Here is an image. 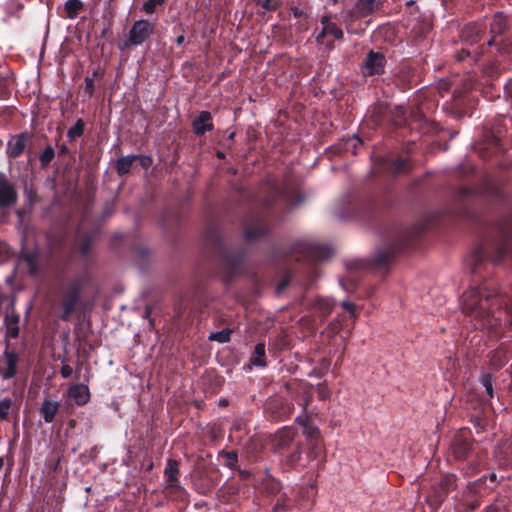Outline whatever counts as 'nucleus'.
Masks as SVG:
<instances>
[{
    "mask_svg": "<svg viewBox=\"0 0 512 512\" xmlns=\"http://www.w3.org/2000/svg\"><path fill=\"white\" fill-rule=\"evenodd\" d=\"M361 144L362 141L357 136H353L346 141L345 149L350 150L352 153H356L357 147Z\"/></svg>",
    "mask_w": 512,
    "mask_h": 512,
    "instance_id": "nucleus-20",
    "label": "nucleus"
},
{
    "mask_svg": "<svg viewBox=\"0 0 512 512\" xmlns=\"http://www.w3.org/2000/svg\"><path fill=\"white\" fill-rule=\"evenodd\" d=\"M503 26H504L503 17L501 15L496 16L492 23V31L494 33H501Z\"/></svg>",
    "mask_w": 512,
    "mask_h": 512,
    "instance_id": "nucleus-23",
    "label": "nucleus"
},
{
    "mask_svg": "<svg viewBox=\"0 0 512 512\" xmlns=\"http://www.w3.org/2000/svg\"><path fill=\"white\" fill-rule=\"evenodd\" d=\"M510 313H512V304L507 308Z\"/></svg>",
    "mask_w": 512,
    "mask_h": 512,
    "instance_id": "nucleus-39",
    "label": "nucleus"
},
{
    "mask_svg": "<svg viewBox=\"0 0 512 512\" xmlns=\"http://www.w3.org/2000/svg\"><path fill=\"white\" fill-rule=\"evenodd\" d=\"M2 466H3V458L0 457V469L2 468Z\"/></svg>",
    "mask_w": 512,
    "mask_h": 512,
    "instance_id": "nucleus-38",
    "label": "nucleus"
},
{
    "mask_svg": "<svg viewBox=\"0 0 512 512\" xmlns=\"http://www.w3.org/2000/svg\"><path fill=\"white\" fill-rule=\"evenodd\" d=\"M176 41H177V44L181 45L184 42V36L181 35V36L177 37Z\"/></svg>",
    "mask_w": 512,
    "mask_h": 512,
    "instance_id": "nucleus-35",
    "label": "nucleus"
},
{
    "mask_svg": "<svg viewBox=\"0 0 512 512\" xmlns=\"http://www.w3.org/2000/svg\"><path fill=\"white\" fill-rule=\"evenodd\" d=\"M164 0H147L143 5V10L147 14H152L155 11L157 5H160Z\"/></svg>",
    "mask_w": 512,
    "mask_h": 512,
    "instance_id": "nucleus-22",
    "label": "nucleus"
},
{
    "mask_svg": "<svg viewBox=\"0 0 512 512\" xmlns=\"http://www.w3.org/2000/svg\"><path fill=\"white\" fill-rule=\"evenodd\" d=\"M17 195L13 187L0 177V206H10L16 202Z\"/></svg>",
    "mask_w": 512,
    "mask_h": 512,
    "instance_id": "nucleus-6",
    "label": "nucleus"
},
{
    "mask_svg": "<svg viewBox=\"0 0 512 512\" xmlns=\"http://www.w3.org/2000/svg\"><path fill=\"white\" fill-rule=\"evenodd\" d=\"M154 25L147 20H138L130 30V42L133 45L142 44L153 32Z\"/></svg>",
    "mask_w": 512,
    "mask_h": 512,
    "instance_id": "nucleus-2",
    "label": "nucleus"
},
{
    "mask_svg": "<svg viewBox=\"0 0 512 512\" xmlns=\"http://www.w3.org/2000/svg\"><path fill=\"white\" fill-rule=\"evenodd\" d=\"M257 3L266 10L274 8L273 0H256Z\"/></svg>",
    "mask_w": 512,
    "mask_h": 512,
    "instance_id": "nucleus-26",
    "label": "nucleus"
},
{
    "mask_svg": "<svg viewBox=\"0 0 512 512\" xmlns=\"http://www.w3.org/2000/svg\"><path fill=\"white\" fill-rule=\"evenodd\" d=\"M231 331L229 329H223L222 331L211 333L209 336L210 340L217 341L219 343H225L230 339Z\"/></svg>",
    "mask_w": 512,
    "mask_h": 512,
    "instance_id": "nucleus-16",
    "label": "nucleus"
},
{
    "mask_svg": "<svg viewBox=\"0 0 512 512\" xmlns=\"http://www.w3.org/2000/svg\"><path fill=\"white\" fill-rule=\"evenodd\" d=\"M322 23V31L317 35V41L321 42L322 39L326 36H331L334 39H340L343 36V32L340 28H338L334 23H332L329 18L324 17L321 21Z\"/></svg>",
    "mask_w": 512,
    "mask_h": 512,
    "instance_id": "nucleus-7",
    "label": "nucleus"
},
{
    "mask_svg": "<svg viewBox=\"0 0 512 512\" xmlns=\"http://www.w3.org/2000/svg\"><path fill=\"white\" fill-rule=\"evenodd\" d=\"M362 10H363V12L368 13V12H370V11H371V8H367V9L362 8Z\"/></svg>",
    "mask_w": 512,
    "mask_h": 512,
    "instance_id": "nucleus-37",
    "label": "nucleus"
},
{
    "mask_svg": "<svg viewBox=\"0 0 512 512\" xmlns=\"http://www.w3.org/2000/svg\"><path fill=\"white\" fill-rule=\"evenodd\" d=\"M16 362L17 358L14 354H7V369L3 372V378H10L16 372Z\"/></svg>",
    "mask_w": 512,
    "mask_h": 512,
    "instance_id": "nucleus-15",
    "label": "nucleus"
},
{
    "mask_svg": "<svg viewBox=\"0 0 512 512\" xmlns=\"http://www.w3.org/2000/svg\"><path fill=\"white\" fill-rule=\"evenodd\" d=\"M401 166H402V164H399V166L397 167V170H400Z\"/></svg>",
    "mask_w": 512,
    "mask_h": 512,
    "instance_id": "nucleus-40",
    "label": "nucleus"
},
{
    "mask_svg": "<svg viewBox=\"0 0 512 512\" xmlns=\"http://www.w3.org/2000/svg\"><path fill=\"white\" fill-rule=\"evenodd\" d=\"M265 346L264 344H257L254 350V353L251 357V364L255 366L263 367L265 366Z\"/></svg>",
    "mask_w": 512,
    "mask_h": 512,
    "instance_id": "nucleus-11",
    "label": "nucleus"
},
{
    "mask_svg": "<svg viewBox=\"0 0 512 512\" xmlns=\"http://www.w3.org/2000/svg\"><path fill=\"white\" fill-rule=\"evenodd\" d=\"M481 382H482L483 386L485 387L487 394L489 396H492V385L490 383L489 377L483 376L481 379Z\"/></svg>",
    "mask_w": 512,
    "mask_h": 512,
    "instance_id": "nucleus-24",
    "label": "nucleus"
},
{
    "mask_svg": "<svg viewBox=\"0 0 512 512\" xmlns=\"http://www.w3.org/2000/svg\"><path fill=\"white\" fill-rule=\"evenodd\" d=\"M229 460L236 461V455L235 454H229L228 455Z\"/></svg>",
    "mask_w": 512,
    "mask_h": 512,
    "instance_id": "nucleus-36",
    "label": "nucleus"
},
{
    "mask_svg": "<svg viewBox=\"0 0 512 512\" xmlns=\"http://www.w3.org/2000/svg\"><path fill=\"white\" fill-rule=\"evenodd\" d=\"M490 298L491 294L486 291V288L470 289L461 299L463 312L474 318L486 316L491 306Z\"/></svg>",
    "mask_w": 512,
    "mask_h": 512,
    "instance_id": "nucleus-1",
    "label": "nucleus"
},
{
    "mask_svg": "<svg viewBox=\"0 0 512 512\" xmlns=\"http://www.w3.org/2000/svg\"><path fill=\"white\" fill-rule=\"evenodd\" d=\"M68 396L72 398L77 405L82 406L89 401L90 392L86 385L74 384L69 387Z\"/></svg>",
    "mask_w": 512,
    "mask_h": 512,
    "instance_id": "nucleus-5",
    "label": "nucleus"
},
{
    "mask_svg": "<svg viewBox=\"0 0 512 512\" xmlns=\"http://www.w3.org/2000/svg\"><path fill=\"white\" fill-rule=\"evenodd\" d=\"M176 472H177L176 463L173 461H169L167 464V467L165 468V474L171 484L175 480Z\"/></svg>",
    "mask_w": 512,
    "mask_h": 512,
    "instance_id": "nucleus-21",
    "label": "nucleus"
},
{
    "mask_svg": "<svg viewBox=\"0 0 512 512\" xmlns=\"http://www.w3.org/2000/svg\"><path fill=\"white\" fill-rule=\"evenodd\" d=\"M341 306L350 312L352 317H355V305L348 301L341 302Z\"/></svg>",
    "mask_w": 512,
    "mask_h": 512,
    "instance_id": "nucleus-25",
    "label": "nucleus"
},
{
    "mask_svg": "<svg viewBox=\"0 0 512 512\" xmlns=\"http://www.w3.org/2000/svg\"><path fill=\"white\" fill-rule=\"evenodd\" d=\"M317 391L321 399H326L329 396V392L323 386H319Z\"/></svg>",
    "mask_w": 512,
    "mask_h": 512,
    "instance_id": "nucleus-30",
    "label": "nucleus"
},
{
    "mask_svg": "<svg viewBox=\"0 0 512 512\" xmlns=\"http://www.w3.org/2000/svg\"><path fill=\"white\" fill-rule=\"evenodd\" d=\"M12 401L5 398L0 401V419H6L9 415Z\"/></svg>",
    "mask_w": 512,
    "mask_h": 512,
    "instance_id": "nucleus-19",
    "label": "nucleus"
},
{
    "mask_svg": "<svg viewBox=\"0 0 512 512\" xmlns=\"http://www.w3.org/2000/svg\"><path fill=\"white\" fill-rule=\"evenodd\" d=\"M391 257L392 251L390 249L380 250L375 255V265L378 267H385L388 264Z\"/></svg>",
    "mask_w": 512,
    "mask_h": 512,
    "instance_id": "nucleus-14",
    "label": "nucleus"
},
{
    "mask_svg": "<svg viewBox=\"0 0 512 512\" xmlns=\"http://www.w3.org/2000/svg\"><path fill=\"white\" fill-rule=\"evenodd\" d=\"M36 254L23 251L20 257V263L25 264L30 273H35L37 268L35 265Z\"/></svg>",
    "mask_w": 512,
    "mask_h": 512,
    "instance_id": "nucleus-12",
    "label": "nucleus"
},
{
    "mask_svg": "<svg viewBox=\"0 0 512 512\" xmlns=\"http://www.w3.org/2000/svg\"><path fill=\"white\" fill-rule=\"evenodd\" d=\"M293 14L295 17H300L302 15V12L299 10V8H294Z\"/></svg>",
    "mask_w": 512,
    "mask_h": 512,
    "instance_id": "nucleus-34",
    "label": "nucleus"
},
{
    "mask_svg": "<svg viewBox=\"0 0 512 512\" xmlns=\"http://www.w3.org/2000/svg\"><path fill=\"white\" fill-rule=\"evenodd\" d=\"M257 235H258V232L254 231L253 229H247L245 232V236L248 239H254L257 237Z\"/></svg>",
    "mask_w": 512,
    "mask_h": 512,
    "instance_id": "nucleus-31",
    "label": "nucleus"
},
{
    "mask_svg": "<svg viewBox=\"0 0 512 512\" xmlns=\"http://www.w3.org/2000/svg\"><path fill=\"white\" fill-rule=\"evenodd\" d=\"M82 7V3L79 0H68L66 2V9L68 16L74 18L78 10Z\"/></svg>",
    "mask_w": 512,
    "mask_h": 512,
    "instance_id": "nucleus-17",
    "label": "nucleus"
},
{
    "mask_svg": "<svg viewBox=\"0 0 512 512\" xmlns=\"http://www.w3.org/2000/svg\"><path fill=\"white\" fill-rule=\"evenodd\" d=\"M27 138L25 135H18L11 139L8 146L10 156L17 157L26 147Z\"/></svg>",
    "mask_w": 512,
    "mask_h": 512,
    "instance_id": "nucleus-10",
    "label": "nucleus"
},
{
    "mask_svg": "<svg viewBox=\"0 0 512 512\" xmlns=\"http://www.w3.org/2000/svg\"><path fill=\"white\" fill-rule=\"evenodd\" d=\"M211 116L208 112H201L200 115L194 120L193 128L196 134H203L211 130L212 123L210 122Z\"/></svg>",
    "mask_w": 512,
    "mask_h": 512,
    "instance_id": "nucleus-8",
    "label": "nucleus"
},
{
    "mask_svg": "<svg viewBox=\"0 0 512 512\" xmlns=\"http://www.w3.org/2000/svg\"><path fill=\"white\" fill-rule=\"evenodd\" d=\"M83 130L84 123L82 120H78L76 124L68 130V137L71 140H74L76 137L80 136L83 133Z\"/></svg>",
    "mask_w": 512,
    "mask_h": 512,
    "instance_id": "nucleus-18",
    "label": "nucleus"
},
{
    "mask_svg": "<svg viewBox=\"0 0 512 512\" xmlns=\"http://www.w3.org/2000/svg\"><path fill=\"white\" fill-rule=\"evenodd\" d=\"M303 425H304V430L303 432L307 435V436H310L312 437L314 435V433L316 432V428L312 427L311 425H308L306 423L303 422Z\"/></svg>",
    "mask_w": 512,
    "mask_h": 512,
    "instance_id": "nucleus-29",
    "label": "nucleus"
},
{
    "mask_svg": "<svg viewBox=\"0 0 512 512\" xmlns=\"http://www.w3.org/2000/svg\"><path fill=\"white\" fill-rule=\"evenodd\" d=\"M79 285L78 284H72L69 288V290L66 292L63 298L62 302V308H63V319H68L70 314L73 312L75 304L77 303L78 296H79Z\"/></svg>",
    "mask_w": 512,
    "mask_h": 512,
    "instance_id": "nucleus-3",
    "label": "nucleus"
},
{
    "mask_svg": "<svg viewBox=\"0 0 512 512\" xmlns=\"http://www.w3.org/2000/svg\"><path fill=\"white\" fill-rule=\"evenodd\" d=\"M53 155L54 151L51 148L47 149L41 157L42 162H49L52 159Z\"/></svg>",
    "mask_w": 512,
    "mask_h": 512,
    "instance_id": "nucleus-27",
    "label": "nucleus"
},
{
    "mask_svg": "<svg viewBox=\"0 0 512 512\" xmlns=\"http://www.w3.org/2000/svg\"><path fill=\"white\" fill-rule=\"evenodd\" d=\"M86 90L91 93L94 89V82L91 78H86Z\"/></svg>",
    "mask_w": 512,
    "mask_h": 512,
    "instance_id": "nucleus-32",
    "label": "nucleus"
},
{
    "mask_svg": "<svg viewBox=\"0 0 512 512\" xmlns=\"http://www.w3.org/2000/svg\"><path fill=\"white\" fill-rule=\"evenodd\" d=\"M58 409L59 403L57 401L46 400L40 408V413L46 423H51L53 422Z\"/></svg>",
    "mask_w": 512,
    "mask_h": 512,
    "instance_id": "nucleus-9",
    "label": "nucleus"
},
{
    "mask_svg": "<svg viewBox=\"0 0 512 512\" xmlns=\"http://www.w3.org/2000/svg\"><path fill=\"white\" fill-rule=\"evenodd\" d=\"M151 162L152 161H151V159L149 157H141L140 158V163L145 168L149 167Z\"/></svg>",
    "mask_w": 512,
    "mask_h": 512,
    "instance_id": "nucleus-33",
    "label": "nucleus"
},
{
    "mask_svg": "<svg viewBox=\"0 0 512 512\" xmlns=\"http://www.w3.org/2000/svg\"><path fill=\"white\" fill-rule=\"evenodd\" d=\"M383 66V55L375 52H370L363 67V73L368 75L378 74L382 71Z\"/></svg>",
    "mask_w": 512,
    "mask_h": 512,
    "instance_id": "nucleus-4",
    "label": "nucleus"
},
{
    "mask_svg": "<svg viewBox=\"0 0 512 512\" xmlns=\"http://www.w3.org/2000/svg\"><path fill=\"white\" fill-rule=\"evenodd\" d=\"M72 372H73V369L69 365H63L62 368H61V375L64 378L70 377L72 375Z\"/></svg>",
    "mask_w": 512,
    "mask_h": 512,
    "instance_id": "nucleus-28",
    "label": "nucleus"
},
{
    "mask_svg": "<svg viewBox=\"0 0 512 512\" xmlns=\"http://www.w3.org/2000/svg\"><path fill=\"white\" fill-rule=\"evenodd\" d=\"M136 158V156H125L120 158L117 161V172L120 175L126 174L130 170L132 163Z\"/></svg>",
    "mask_w": 512,
    "mask_h": 512,
    "instance_id": "nucleus-13",
    "label": "nucleus"
}]
</instances>
